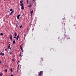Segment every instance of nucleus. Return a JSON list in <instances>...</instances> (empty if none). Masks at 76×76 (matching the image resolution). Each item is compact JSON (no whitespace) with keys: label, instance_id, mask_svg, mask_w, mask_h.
<instances>
[{"label":"nucleus","instance_id":"8","mask_svg":"<svg viewBox=\"0 0 76 76\" xmlns=\"http://www.w3.org/2000/svg\"><path fill=\"white\" fill-rule=\"evenodd\" d=\"M21 9L22 10H23V9H24V7L23 6L21 7Z\"/></svg>","mask_w":76,"mask_h":76},{"label":"nucleus","instance_id":"6","mask_svg":"<svg viewBox=\"0 0 76 76\" xmlns=\"http://www.w3.org/2000/svg\"><path fill=\"white\" fill-rule=\"evenodd\" d=\"M30 13L31 15L32 16V13H33V10L30 11Z\"/></svg>","mask_w":76,"mask_h":76},{"label":"nucleus","instance_id":"32","mask_svg":"<svg viewBox=\"0 0 76 76\" xmlns=\"http://www.w3.org/2000/svg\"><path fill=\"white\" fill-rule=\"evenodd\" d=\"M10 76H13V74H12Z\"/></svg>","mask_w":76,"mask_h":76},{"label":"nucleus","instance_id":"37","mask_svg":"<svg viewBox=\"0 0 76 76\" xmlns=\"http://www.w3.org/2000/svg\"><path fill=\"white\" fill-rule=\"evenodd\" d=\"M33 0V1H34V0Z\"/></svg>","mask_w":76,"mask_h":76},{"label":"nucleus","instance_id":"9","mask_svg":"<svg viewBox=\"0 0 76 76\" xmlns=\"http://www.w3.org/2000/svg\"><path fill=\"white\" fill-rule=\"evenodd\" d=\"M20 6H23V3H21L20 4Z\"/></svg>","mask_w":76,"mask_h":76},{"label":"nucleus","instance_id":"33","mask_svg":"<svg viewBox=\"0 0 76 76\" xmlns=\"http://www.w3.org/2000/svg\"><path fill=\"white\" fill-rule=\"evenodd\" d=\"M22 52H23V50H22Z\"/></svg>","mask_w":76,"mask_h":76},{"label":"nucleus","instance_id":"28","mask_svg":"<svg viewBox=\"0 0 76 76\" xmlns=\"http://www.w3.org/2000/svg\"><path fill=\"white\" fill-rule=\"evenodd\" d=\"M20 54H21V53H20V55H19L20 57Z\"/></svg>","mask_w":76,"mask_h":76},{"label":"nucleus","instance_id":"27","mask_svg":"<svg viewBox=\"0 0 76 76\" xmlns=\"http://www.w3.org/2000/svg\"><path fill=\"white\" fill-rule=\"evenodd\" d=\"M18 24H16V27H18Z\"/></svg>","mask_w":76,"mask_h":76},{"label":"nucleus","instance_id":"18","mask_svg":"<svg viewBox=\"0 0 76 76\" xmlns=\"http://www.w3.org/2000/svg\"><path fill=\"white\" fill-rule=\"evenodd\" d=\"M27 4H28L29 0H27Z\"/></svg>","mask_w":76,"mask_h":76},{"label":"nucleus","instance_id":"11","mask_svg":"<svg viewBox=\"0 0 76 76\" xmlns=\"http://www.w3.org/2000/svg\"><path fill=\"white\" fill-rule=\"evenodd\" d=\"M0 76H3V73L0 72Z\"/></svg>","mask_w":76,"mask_h":76},{"label":"nucleus","instance_id":"22","mask_svg":"<svg viewBox=\"0 0 76 76\" xmlns=\"http://www.w3.org/2000/svg\"><path fill=\"white\" fill-rule=\"evenodd\" d=\"M9 53L10 54V55H11L12 54V53L11 52Z\"/></svg>","mask_w":76,"mask_h":76},{"label":"nucleus","instance_id":"21","mask_svg":"<svg viewBox=\"0 0 76 76\" xmlns=\"http://www.w3.org/2000/svg\"><path fill=\"white\" fill-rule=\"evenodd\" d=\"M10 11H12V9H10Z\"/></svg>","mask_w":76,"mask_h":76},{"label":"nucleus","instance_id":"24","mask_svg":"<svg viewBox=\"0 0 76 76\" xmlns=\"http://www.w3.org/2000/svg\"><path fill=\"white\" fill-rule=\"evenodd\" d=\"M22 25H21V26H20V28H22Z\"/></svg>","mask_w":76,"mask_h":76},{"label":"nucleus","instance_id":"29","mask_svg":"<svg viewBox=\"0 0 76 76\" xmlns=\"http://www.w3.org/2000/svg\"><path fill=\"white\" fill-rule=\"evenodd\" d=\"M12 61H15V60H14V59H12Z\"/></svg>","mask_w":76,"mask_h":76},{"label":"nucleus","instance_id":"19","mask_svg":"<svg viewBox=\"0 0 76 76\" xmlns=\"http://www.w3.org/2000/svg\"><path fill=\"white\" fill-rule=\"evenodd\" d=\"M20 48L21 50H23V49H22V47H21V46L20 47Z\"/></svg>","mask_w":76,"mask_h":76},{"label":"nucleus","instance_id":"15","mask_svg":"<svg viewBox=\"0 0 76 76\" xmlns=\"http://www.w3.org/2000/svg\"><path fill=\"white\" fill-rule=\"evenodd\" d=\"M18 70H19V67H18L17 68V73H18Z\"/></svg>","mask_w":76,"mask_h":76},{"label":"nucleus","instance_id":"7","mask_svg":"<svg viewBox=\"0 0 76 76\" xmlns=\"http://www.w3.org/2000/svg\"><path fill=\"white\" fill-rule=\"evenodd\" d=\"M19 39V35H18L16 39L17 40H18Z\"/></svg>","mask_w":76,"mask_h":76},{"label":"nucleus","instance_id":"25","mask_svg":"<svg viewBox=\"0 0 76 76\" xmlns=\"http://www.w3.org/2000/svg\"><path fill=\"white\" fill-rule=\"evenodd\" d=\"M2 55V56H4V53H3Z\"/></svg>","mask_w":76,"mask_h":76},{"label":"nucleus","instance_id":"16","mask_svg":"<svg viewBox=\"0 0 76 76\" xmlns=\"http://www.w3.org/2000/svg\"><path fill=\"white\" fill-rule=\"evenodd\" d=\"M15 42H16L15 40H14L13 42V44H15Z\"/></svg>","mask_w":76,"mask_h":76},{"label":"nucleus","instance_id":"3","mask_svg":"<svg viewBox=\"0 0 76 76\" xmlns=\"http://www.w3.org/2000/svg\"><path fill=\"white\" fill-rule=\"evenodd\" d=\"M10 47V44H9L8 47V49H10V50H11V49H12V48Z\"/></svg>","mask_w":76,"mask_h":76},{"label":"nucleus","instance_id":"17","mask_svg":"<svg viewBox=\"0 0 76 76\" xmlns=\"http://www.w3.org/2000/svg\"><path fill=\"white\" fill-rule=\"evenodd\" d=\"M20 3H23V0H21L20 1Z\"/></svg>","mask_w":76,"mask_h":76},{"label":"nucleus","instance_id":"34","mask_svg":"<svg viewBox=\"0 0 76 76\" xmlns=\"http://www.w3.org/2000/svg\"><path fill=\"white\" fill-rule=\"evenodd\" d=\"M9 43H10V42H9Z\"/></svg>","mask_w":76,"mask_h":76},{"label":"nucleus","instance_id":"31","mask_svg":"<svg viewBox=\"0 0 76 76\" xmlns=\"http://www.w3.org/2000/svg\"><path fill=\"white\" fill-rule=\"evenodd\" d=\"M0 63L1 64V61H0Z\"/></svg>","mask_w":76,"mask_h":76},{"label":"nucleus","instance_id":"2","mask_svg":"<svg viewBox=\"0 0 76 76\" xmlns=\"http://www.w3.org/2000/svg\"><path fill=\"white\" fill-rule=\"evenodd\" d=\"M43 72V71H40V72L39 73V76H41V74Z\"/></svg>","mask_w":76,"mask_h":76},{"label":"nucleus","instance_id":"20","mask_svg":"<svg viewBox=\"0 0 76 76\" xmlns=\"http://www.w3.org/2000/svg\"><path fill=\"white\" fill-rule=\"evenodd\" d=\"M1 35H2V36H3V33H1Z\"/></svg>","mask_w":76,"mask_h":76},{"label":"nucleus","instance_id":"26","mask_svg":"<svg viewBox=\"0 0 76 76\" xmlns=\"http://www.w3.org/2000/svg\"><path fill=\"white\" fill-rule=\"evenodd\" d=\"M13 38H16V37H14Z\"/></svg>","mask_w":76,"mask_h":76},{"label":"nucleus","instance_id":"23","mask_svg":"<svg viewBox=\"0 0 76 76\" xmlns=\"http://www.w3.org/2000/svg\"><path fill=\"white\" fill-rule=\"evenodd\" d=\"M3 54V53L1 52L0 53V55H2V54Z\"/></svg>","mask_w":76,"mask_h":76},{"label":"nucleus","instance_id":"4","mask_svg":"<svg viewBox=\"0 0 76 76\" xmlns=\"http://www.w3.org/2000/svg\"><path fill=\"white\" fill-rule=\"evenodd\" d=\"M13 12H14V11L13 10L10 13V15H12V14H13Z\"/></svg>","mask_w":76,"mask_h":76},{"label":"nucleus","instance_id":"10","mask_svg":"<svg viewBox=\"0 0 76 76\" xmlns=\"http://www.w3.org/2000/svg\"><path fill=\"white\" fill-rule=\"evenodd\" d=\"M10 39H11V40H12V35H11V36L10 37Z\"/></svg>","mask_w":76,"mask_h":76},{"label":"nucleus","instance_id":"35","mask_svg":"<svg viewBox=\"0 0 76 76\" xmlns=\"http://www.w3.org/2000/svg\"><path fill=\"white\" fill-rule=\"evenodd\" d=\"M4 0V1H6V0Z\"/></svg>","mask_w":76,"mask_h":76},{"label":"nucleus","instance_id":"12","mask_svg":"<svg viewBox=\"0 0 76 76\" xmlns=\"http://www.w3.org/2000/svg\"><path fill=\"white\" fill-rule=\"evenodd\" d=\"M4 72H7V69H6L5 70H4Z\"/></svg>","mask_w":76,"mask_h":76},{"label":"nucleus","instance_id":"14","mask_svg":"<svg viewBox=\"0 0 76 76\" xmlns=\"http://www.w3.org/2000/svg\"><path fill=\"white\" fill-rule=\"evenodd\" d=\"M11 72H13V70L12 69V68H11L10 69Z\"/></svg>","mask_w":76,"mask_h":76},{"label":"nucleus","instance_id":"13","mask_svg":"<svg viewBox=\"0 0 76 76\" xmlns=\"http://www.w3.org/2000/svg\"><path fill=\"white\" fill-rule=\"evenodd\" d=\"M15 37H16L17 36V34H16V32H15Z\"/></svg>","mask_w":76,"mask_h":76},{"label":"nucleus","instance_id":"36","mask_svg":"<svg viewBox=\"0 0 76 76\" xmlns=\"http://www.w3.org/2000/svg\"><path fill=\"white\" fill-rule=\"evenodd\" d=\"M0 35H1V34H0Z\"/></svg>","mask_w":76,"mask_h":76},{"label":"nucleus","instance_id":"5","mask_svg":"<svg viewBox=\"0 0 76 76\" xmlns=\"http://www.w3.org/2000/svg\"><path fill=\"white\" fill-rule=\"evenodd\" d=\"M20 16V15H18L17 18V19H19V17Z\"/></svg>","mask_w":76,"mask_h":76},{"label":"nucleus","instance_id":"30","mask_svg":"<svg viewBox=\"0 0 76 76\" xmlns=\"http://www.w3.org/2000/svg\"><path fill=\"white\" fill-rule=\"evenodd\" d=\"M5 51H7V49H5Z\"/></svg>","mask_w":76,"mask_h":76},{"label":"nucleus","instance_id":"1","mask_svg":"<svg viewBox=\"0 0 76 76\" xmlns=\"http://www.w3.org/2000/svg\"><path fill=\"white\" fill-rule=\"evenodd\" d=\"M33 5V2H32L31 3H30V5H28V7L29 8L30 7H32V5Z\"/></svg>","mask_w":76,"mask_h":76}]
</instances>
